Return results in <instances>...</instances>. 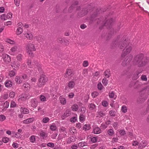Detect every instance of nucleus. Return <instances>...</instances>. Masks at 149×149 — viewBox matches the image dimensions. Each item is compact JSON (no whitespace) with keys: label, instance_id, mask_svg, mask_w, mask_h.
Returning <instances> with one entry per match:
<instances>
[{"label":"nucleus","instance_id":"f257e3e1","mask_svg":"<svg viewBox=\"0 0 149 149\" xmlns=\"http://www.w3.org/2000/svg\"><path fill=\"white\" fill-rule=\"evenodd\" d=\"M118 47L120 49H122L124 47L121 54V59H123L125 58L127 55L130 53L132 50V47L131 43H128L126 41L121 42L118 45Z\"/></svg>","mask_w":149,"mask_h":149},{"label":"nucleus","instance_id":"f03ea898","mask_svg":"<svg viewBox=\"0 0 149 149\" xmlns=\"http://www.w3.org/2000/svg\"><path fill=\"white\" fill-rule=\"evenodd\" d=\"M134 60L136 64L139 67L144 66L149 61L148 58L144 57L143 54H140L136 56Z\"/></svg>","mask_w":149,"mask_h":149},{"label":"nucleus","instance_id":"7ed1b4c3","mask_svg":"<svg viewBox=\"0 0 149 149\" xmlns=\"http://www.w3.org/2000/svg\"><path fill=\"white\" fill-rule=\"evenodd\" d=\"M27 64L29 67L33 68L36 71L38 70L40 72L41 70V65L37 61H34L31 63V61L28 60L27 62Z\"/></svg>","mask_w":149,"mask_h":149},{"label":"nucleus","instance_id":"20e7f679","mask_svg":"<svg viewBox=\"0 0 149 149\" xmlns=\"http://www.w3.org/2000/svg\"><path fill=\"white\" fill-rule=\"evenodd\" d=\"M48 79L46 76L43 75H41L38 83V86L39 87H43L46 84Z\"/></svg>","mask_w":149,"mask_h":149},{"label":"nucleus","instance_id":"39448f33","mask_svg":"<svg viewBox=\"0 0 149 149\" xmlns=\"http://www.w3.org/2000/svg\"><path fill=\"white\" fill-rule=\"evenodd\" d=\"M26 50L27 52L30 55L32 56V52L35 51L36 49L35 47L34 44H28L26 47Z\"/></svg>","mask_w":149,"mask_h":149},{"label":"nucleus","instance_id":"423d86ee","mask_svg":"<svg viewBox=\"0 0 149 149\" xmlns=\"http://www.w3.org/2000/svg\"><path fill=\"white\" fill-rule=\"evenodd\" d=\"M133 56L132 54H130L127 56L126 58H124L123 60V61L122 63V65L125 66L128 64L132 60Z\"/></svg>","mask_w":149,"mask_h":149},{"label":"nucleus","instance_id":"0eeeda50","mask_svg":"<svg viewBox=\"0 0 149 149\" xmlns=\"http://www.w3.org/2000/svg\"><path fill=\"white\" fill-rule=\"evenodd\" d=\"M140 95L146 96L149 95V86H147L142 89L140 93Z\"/></svg>","mask_w":149,"mask_h":149},{"label":"nucleus","instance_id":"6e6552de","mask_svg":"<svg viewBox=\"0 0 149 149\" xmlns=\"http://www.w3.org/2000/svg\"><path fill=\"white\" fill-rule=\"evenodd\" d=\"M18 47L15 46L12 47L9 51V53L11 55H15L17 52Z\"/></svg>","mask_w":149,"mask_h":149},{"label":"nucleus","instance_id":"1a4fd4ad","mask_svg":"<svg viewBox=\"0 0 149 149\" xmlns=\"http://www.w3.org/2000/svg\"><path fill=\"white\" fill-rule=\"evenodd\" d=\"M19 98L18 100L19 101H24L26 100L30 97V96L28 93H26L22 95L19 96Z\"/></svg>","mask_w":149,"mask_h":149},{"label":"nucleus","instance_id":"9d476101","mask_svg":"<svg viewBox=\"0 0 149 149\" xmlns=\"http://www.w3.org/2000/svg\"><path fill=\"white\" fill-rule=\"evenodd\" d=\"M2 58L4 61L6 63H8L11 61V58L10 56L6 54H3Z\"/></svg>","mask_w":149,"mask_h":149},{"label":"nucleus","instance_id":"9b49d317","mask_svg":"<svg viewBox=\"0 0 149 149\" xmlns=\"http://www.w3.org/2000/svg\"><path fill=\"white\" fill-rule=\"evenodd\" d=\"M18 28L17 30V35H19L20 34L23 32V29L21 28L23 26V25L22 23H19L18 24Z\"/></svg>","mask_w":149,"mask_h":149},{"label":"nucleus","instance_id":"f8f14e48","mask_svg":"<svg viewBox=\"0 0 149 149\" xmlns=\"http://www.w3.org/2000/svg\"><path fill=\"white\" fill-rule=\"evenodd\" d=\"M72 75V71L71 70L67 69L65 75V77L70 79L71 78Z\"/></svg>","mask_w":149,"mask_h":149},{"label":"nucleus","instance_id":"ddd939ff","mask_svg":"<svg viewBox=\"0 0 149 149\" xmlns=\"http://www.w3.org/2000/svg\"><path fill=\"white\" fill-rule=\"evenodd\" d=\"M35 120L34 118H31L24 120L23 121V123L25 124H29L33 122Z\"/></svg>","mask_w":149,"mask_h":149},{"label":"nucleus","instance_id":"4468645a","mask_svg":"<svg viewBox=\"0 0 149 149\" xmlns=\"http://www.w3.org/2000/svg\"><path fill=\"white\" fill-rule=\"evenodd\" d=\"M25 36L28 39L31 40L33 38V35L30 32H28L24 34Z\"/></svg>","mask_w":149,"mask_h":149},{"label":"nucleus","instance_id":"2eb2a0df","mask_svg":"<svg viewBox=\"0 0 149 149\" xmlns=\"http://www.w3.org/2000/svg\"><path fill=\"white\" fill-rule=\"evenodd\" d=\"M97 116L96 117L99 118H100L103 117L106 115V113L105 112H104L102 111H98L97 113Z\"/></svg>","mask_w":149,"mask_h":149},{"label":"nucleus","instance_id":"dca6fc26","mask_svg":"<svg viewBox=\"0 0 149 149\" xmlns=\"http://www.w3.org/2000/svg\"><path fill=\"white\" fill-rule=\"evenodd\" d=\"M20 65V63L18 61H14L12 64V67L16 68H18Z\"/></svg>","mask_w":149,"mask_h":149},{"label":"nucleus","instance_id":"f3484780","mask_svg":"<svg viewBox=\"0 0 149 149\" xmlns=\"http://www.w3.org/2000/svg\"><path fill=\"white\" fill-rule=\"evenodd\" d=\"M70 111L69 110H67L65 113L62 116L63 119H64L66 117L69 116L70 115Z\"/></svg>","mask_w":149,"mask_h":149},{"label":"nucleus","instance_id":"a211bd4d","mask_svg":"<svg viewBox=\"0 0 149 149\" xmlns=\"http://www.w3.org/2000/svg\"><path fill=\"white\" fill-rule=\"evenodd\" d=\"M20 110L21 113L24 114H27L29 112L28 109L24 107H21Z\"/></svg>","mask_w":149,"mask_h":149},{"label":"nucleus","instance_id":"6ab92c4d","mask_svg":"<svg viewBox=\"0 0 149 149\" xmlns=\"http://www.w3.org/2000/svg\"><path fill=\"white\" fill-rule=\"evenodd\" d=\"M147 145V144L146 142L145 141H142L140 143L138 148H144Z\"/></svg>","mask_w":149,"mask_h":149},{"label":"nucleus","instance_id":"aec40b11","mask_svg":"<svg viewBox=\"0 0 149 149\" xmlns=\"http://www.w3.org/2000/svg\"><path fill=\"white\" fill-rule=\"evenodd\" d=\"M93 132L94 134H98L100 133L101 132V131L99 127H96L93 129Z\"/></svg>","mask_w":149,"mask_h":149},{"label":"nucleus","instance_id":"412c9836","mask_svg":"<svg viewBox=\"0 0 149 149\" xmlns=\"http://www.w3.org/2000/svg\"><path fill=\"white\" fill-rule=\"evenodd\" d=\"M5 85L7 88L10 87L12 86V83L10 81L6 80L5 83Z\"/></svg>","mask_w":149,"mask_h":149},{"label":"nucleus","instance_id":"4be33fe9","mask_svg":"<svg viewBox=\"0 0 149 149\" xmlns=\"http://www.w3.org/2000/svg\"><path fill=\"white\" fill-rule=\"evenodd\" d=\"M96 106L93 103L90 104L88 105V108L90 110H94L96 109Z\"/></svg>","mask_w":149,"mask_h":149},{"label":"nucleus","instance_id":"5701e85b","mask_svg":"<svg viewBox=\"0 0 149 149\" xmlns=\"http://www.w3.org/2000/svg\"><path fill=\"white\" fill-rule=\"evenodd\" d=\"M37 104L38 102L37 101L34 99L31 100V105L32 107H35L37 106Z\"/></svg>","mask_w":149,"mask_h":149},{"label":"nucleus","instance_id":"b1692460","mask_svg":"<svg viewBox=\"0 0 149 149\" xmlns=\"http://www.w3.org/2000/svg\"><path fill=\"white\" fill-rule=\"evenodd\" d=\"M75 85V83L73 81H70L68 84V86L70 89L73 88Z\"/></svg>","mask_w":149,"mask_h":149},{"label":"nucleus","instance_id":"393cba45","mask_svg":"<svg viewBox=\"0 0 149 149\" xmlns=\"http://www.w3.org/2000/svg\"><path fill=\"white\" fill-rule=\"evenodd\" d=\"M104 75L107 78L109 77L110 76V71L109 70H106L104 72Z\"/></svg>","mask_w":149,"mask_h":149},{"label":"nucleus","instance_id":"a878e982","mask_svg":"<svg viewBox=\"0 0 149 149\" xmlns=\"http://www.w3.org/2000/svg\"><path fill=\"white\" fill-rule=\"evenodd\" d=\"M15 81L16 83L17 84H20L21 83L22 80V78L19 76H16L15 79Z\"/></svg>","mask_w":149,"mask_h":149},{"label":"nucleus","instance_id":"bb28decb","mask_svg":"<svg viewBox=\"0 0 149 149\" xmlns=\"http://www.w3.org/2000/svg\"><path fill=\"white\" fill-rule=\"evenodd\" d=\"M59 100L61 103L65 105L66 103V101L65 98H64L62 96H60L59 97Z\"/></svg>","mask_w":149,"mask_h":149},{"label":"nucleus","instance_id":"cd10ccee","mask_svg":"<svg viewBox=\"0 0 149 149\" xmlns=\"http://www.w3.org/2000/svg\"><path fill=\"white\" fill-rule=\"evenodd\" d=\"M5 41L10 44L14 45L15 43V42L14 41L9 38L6 39L5 40Z\"/></svg>","mask_w":149,"mask_h":149},{"label":"nucleus","instance_id":"c85d7f7f","mask_svg":"<svg viewBox=\"0 0 149 149\" xmlns=\"http://www.w3.org/2000/svg\"><path fill=\"white\" fill-rule=\"evenodd\" d=\"M71 108L72 111H76L78 110L79 107L77 104H74L72 106Z\"/></svg>","mask_w":149,"mask_h":149},{"label":"nucleus","instance_id":"c756f323","mask_svg":"<svg viewBox=\"0 0 149 149\" xmlns=\"http://www.w3.org/2000/svg\"><path fill=\"white\" fill-rule=\"evenodd\" d=\"M127 109L125 105H123L122 106L121 111L123 113H125L127 111Z\"/></svg>","mask_w":149,"mask_h":149},{"label":"nucleus","instance_id":"7c9ffc66","mask_svg":"<svg viewBox=\"0 0 149 149\" xmlns=\"http://www.w3.org/2000/svg\"><path fill=\"white\" fill-rule=\"evenodd\" d=\"M50 120V119L48 117H44L43 118L42 122L44 123H47L49 122Z\"/></svg>","mask_w":149,"mask_h":149},{"label":"nucleus","instance_id":"2f4dec72","mask_svg":"<svg viewBox=\"0 0 149 149\" xmlns=\"http://www.w3.org/2000/svg\"><path fill=\"white\" fill-rule=\"evenodd\" d=\"M109 96L110 98H113L114 99H115L117 97L116 95L113 92L109 93Z\"/></svg>","mask_w":149,"mask_h":149},{"label":"nucleus","instance_id":"473e14b6","mask_svg":"<svg viewBox=\"0 0 149 149\" xmlns=\"http://www.w3.org/2000/svg\"><path fill=\"white\" fill-rule=\"evenodd\" d=\"M91 128V126L89 124L85 125L83 127L84 130H88Z\"/></svg>","mask_w":149,"mask_h":149},{"label":"nucleus","instance_id":"72a5a7b5","mask_svg":"<svg viewBox=\"0 0 149 149\" xmlns=\"http://www.w3.org/2000/svg\"><path fill=\"white\" fill-rule=\"evenodd\" d=\"M76 132V130L74 127H71L70 129V132L72 135L73 134Z\"/></svg>","mask_w":149,"mask_h":149},{"label":"nucleus","instance_id":"f704fd0d","mask_svg":"<svg viewBox=\"0 0 149 149\" xmlns=\"http://www.w3.org/2000/svg\"><path fill=\"white\" fill-rule=\"evenodd\" d=\"M87 145V143L84 142H80L78 143V146L79 147H81L84 146H86Z\"/></svg>","mask_w":149,"mask_h":149},{"label":"nucleus","instance_id":"c9c22d12","mask_svg":"<svg viewBox=\"0 0 149 149\" xmlns=\"http://www.w3.org/2000/svg\"><path fill=\"white\" fill-rule=\"evenodd\" d=\"M22 87L26 88V90H28L30 89V85L28 83H25L23 85Z\"/></svg>","mask_w":149,"mask_h":149},{"label":"nucleus","instance_id":"e433bc0d","mask_svg":"<svg viewBox=\"0 0 149 149\" xmlns=\"http://www.w3.org/2000/svg\"><path fill=\"white\" fill-rule=\"evenodd\" d=\"M12 134H13V136H14L15 137L20 138L21 136V134L19 133H15L14 132H13Z\"/></svg>","mask_w":149,"mask_h":149},{"label":"nucleus","instance_id":"4c0bfd02","mask_svg":"<svg viewBox=\"0 0 149 149\" xmlns=\"http://www.w3.org/2000/svg\"><path fill=\"white\" fill-rule=\"evenodd\" d=\"M50 129L52 131H55L56 129V127L54 124H52L50 125Z\"/></svg>","mask_w":149,"mask_h":149},{"label":"nucleus","instance_id":"58836bf2","mask_svg":"<svg viewBox=\"0 0 149 149\" xmlns=\"http://www.w3.org/2000/svg\"><path fill=\"white\" fill-rule=\"evenodd\" d=\"M6 119V117L3 115L1 114L0 115V121L3 122Z\"/></svg>","mask_w":149,"mask_h":149},{"label":"nucleus","instance_id":"ea45409f","mask_svg":"<svg viewBox=\"0 0 149 149\" xmlns=\"http://www.w3.org/2000/svg\"><path fill=\"white\" fill-rule=\"evenodd\" d=\"M85 117L83 114L81 113L79 116L80 121L81 122H83L85 120Z\"/></svg>","mask_w":149,"mask_h":149},{"label":"nucleus","instance_id":"a19ab883","mask_svg":"<svg viewBox=\"0 0 149 149\" xmlns=\"http://www.w3.org/2000/svg\"><path fill=\"white\" fill-rule=\"evenodd\" d=\"M30 140L31 142L33 143L35 142L36 141L35 136L34 135H32L30 137Z\"/></svg>","mask_w":149,"mask_h":149},{"label":"nucleus","instance_id":"79ce46f5","mask_svg":"<svg viewBox=\"0 0 149 149\" xmlns=\"http://www.w3.org/2000/svg\"><path fill=\"white\" fill-rule=\"evenodd\" d=\"M15 72L13 70H12L9 72L8 74L10 77H11L15 75Z\"/></svg>","mask_w":149,"mask_h":149},{"label":"nucleus","instance_id":"37998d69","mask_svg":"<svg viewBox=\"0 0 149 149\" xmlns=\"http://www.w3.org/2000/svg\"><path fill=\"white\" fill-rule=\"evenodd\" d=\"M98 89L100 90H102L103 88H104L102 84L100 82L97 84Z\"/></svg>","mask_w":149,"mask_h":149},{"label":"nucleus","instance_id":"c03bdc74","mask_svg":"<svg viewBox=\"0 0 149 149\" xmlns=\"http://www.w3.org/2000/svg\"><path fill=\"white\" fill-rule=\"evenodd\" d=\"M116 114V112L114 110H111L109 112L110 115L112 116H114Z\"/></svg>","mask_w":149,"mask_h":149},{"label":"nucleus","instance_id":"a18cd8bd","mask_svg":"<svg viewBox=\"0 0 149 149\" xmlns=\"http://www.w3.org/2000/svg\"><path fill=\"white\" fill-rule=\"evenodd\" d=\"M1 19L2 20H5L7 19V17H6V14H3L1 16Z\"/></svg>","mask_w":149,"mask_h":149},{"label":"nucleus","instance_id":"49530a36","mask_svg":"<svg viewBox=\"0 0 149 149\" xmlns=\"http://www.w3.org/2000/svg\"><path fill=\"white\" fill-rule=\"evenodd\" d=\"M108 80L106 78H104L102 81V82L104 86H106L107 84Z\"/></svg>","mask_w":149,"mask_h":149},{"label":"nucleus","instance_id":"de8ad7c7","mask_svg":"<svg viewBox=\"0 0 149 149\" xmlns=\"http://www.w3.org/2000/svg\"><path fill=\"white\" fill-rule=\"evenodd\" d=\"M114 131L113 129H110L108 130V134L110 136H112L114 134Z\"/></svg>","mask_w":149,"mask_h":149},{"label":"nucleus","instance_id":"09e8293b","mask_svg":"<svg viewBox=\"0 0 149 149\" xmlns=\"http://www.w3.org/2000/svg\"><path fill=\"white\" fill-rule=\"evenodd\" d=\"M98 92L95 91L92 93L91 95L93 97L95 98L98 95Z\"/></svg>","mask_w":149,"mask_h":149},{"label":"nucleus","instance_id":"8fccbe9b","mask_svg":"<svg viewBox=\"0 0 149 149\" xmlns=\"http://www.w3.org/2000/svg\"><path fill=\"white\" fill-rule=\"evenodd\" d=\"M113 127L116 129L117 130L118 128V124L117 122H114L112 124Z\"/></svg>","mask_w":149,"mask_h":149},{"label":"nucleus","instance_id":"3c124183","mask_svg":"<svg viewBox=\"0 0 149 149\" xmlns=\"http://www.w3.org/2000/svg\"><path fill=\"white\" fill-rule=\"evenodd\" d=\"M2 140L4 143H7L9 141V138L7 137H4L3 138Z\"/></svg>","mask_w":149,"mask_h":149},{"label":"nucleus","instance_id":"603ef678","mask_svg":"<svg viewBox=\"0 0 149 149\" xmlns=\"http://www.w3.org/2000/svg\"><path fill=\"white\" fill-rule=\"evenodd\" d=\"M107 126L106 124L105 123H102L101 125V128L103 129H105L107 127Z\"/></svg>","mask_w":149,"mask_h":149},{"label":"nucleus","instance_id":"864d4df0","mask_svg":"<svg viewBox=\"0 0 149 149\" xmlns=\"http://www.w3.org/2000/svg\"><path fill=\"white\" fill-rule=\"evenodd\" d=\"M80 110L81 112V114H83V113H84L86 112V109L84 107H81L80 109Z\"/></svg>","mask_w":149,"mask_h":149},{"label":"nucleus","instance_id":"5fc2aeb1","mask_svg":"<svg viewBox=\"0 0 149 149\" xmlns=\"http://www.w3.org/2000/svg\"><path fill=\"white\" fill-rule=\"evenodd\" d=\"M40 136L42 137H44L45 136H47V133H45V132L42 131L40 133Z\"/></svg>","mask_w":149,"mask_h":149},{"label":"nucleus","instance_id":"6e6d98bb","mask_svg":"<svg viewBox=\"0 0 149 149\" xmlns=\"http://www.w3.org/2000/svg\"><path fill=\"white\" fill-rule=\"evenodd\" d=\"M40 100L42 102L45 101H46V98L43 95H40Z\"/></svg>","mask_w":149,"mask_h":149},{"label":"nucleus","instance_id":"4d7b16f0","mask_svg":"<svg viewBox=\"0 0 149 149\" xmlns=\"http://www.w3.org/2000/svg\"><path fill=\"white\" fill-rule=\"evenodd\" d=\"M15 92L13 91H12L10 93L9 96L10 98H13L15 96Z\"/></svg>","mask_w":149,"mask_h":149},{"label":"nucleus","instance_id":"13d9d810","mask_svg":"<svg viewBox=\"0 0 149 149\" xmlns=\"http://www.w3.org/2000/svg\"><path fill=\"white\" fill-rule=\"evenodd\" d=\"M88 65V62L87 61H85L83 62V65L84 67H87Z\"/></svg>","mask_w":149,"mask_h":149},{"label":"nucleus","instance_id":"bf43d9fd","mask_svg":"<svg viewBox=\"0 0 149 149\" xmlns=\"http://www.w3.org/2000/svg\"><path fill=\"white\" fill-rule=\"evenodd\" d=\"M47 146L49 147L53 148L54 146V144L53 143L49 142L47 144Z\"/></svg>","mask_w":149,"mask_h":149},{"label":"nucleus","instance_id":"052dcab7","mask_svg":"<svg viewBox=\"0 0 149 149\" xmlns=\"http://www.w3.org/2000/svg\"><path fill=\"white\" fill-rule=\"evenodd\" d=\"M102 105L104 107H106L108 105V103L107 101H103L102 102Z\"/></svg>","mask_w":149,"mask_h":149},{"label":"nucleus","instance_id":"680f3d73","mask_svg":"<svg viewBox=\"0 0 149 149\" xmlns=\"http://www.w3.org/2000/svg\"><path fill=\"white\" fill-rule=\"evenodd\" d=\"M15 5L17 6H18L20 4L19 0H14Z\"/></svg>","mask_w":149,"mask_h":149},{"label":"nucleus","instance_id":"e2e57ef3","mask_svg":"<svg viewBox=\"0 0 149 149\" xmlns=\"http://www.w3.org/2000/svg\"><path fill=\"white\" fill-rule=\"evenodd\" d=\"M141 78L143 81H146L147 80V79L146 76L145 75H143L141 76Z\"/></svg>","mask_w":149,"mask_h":149},{"label":"nucleus","instance_id":"0e129e2a","mask_svg":"<svg viewBox=\"0 0 149 149\" xmlns=\"http://www.w3.org/2000/svg\"><path fill=\"white\" fill-rule=\"evenodd\" d=\"M22 55L21 54H19L17 56V59L19 61H20L22 59Z\"/></svg>","mask_w":149,"mask_h":149},{"label":"nucleus","instance_id":"69168bd1","mask_svg":"<svg viewBox=\"0 0 149 149\" xmlns=\"http://www.w3.org/2000/svg\"><path fill=\"white\" fill-rule=\"evenodd\" d=\"M97 139L96 137H94L92 138L91 139V141L93 143H95L97 141Z\"/></svg>","mask_w":149,"mask_h":149},{"label":"nucleus","instance_id":"338daca9","mask_svg":"<svg viewBox=\"0 0 149 149\" xmlns=\"http://www.w3.org/2000/svg\"><path fill=\"white\" fill-rule=\"evenodd\" d=\"M139 143L137 141H133L132 145L133 146H136L138 145Z\"/></svg>","mask_w":149,"mask_h":149},{"label":"nucleus","instance_id":"774afa93","mask_svg":"<svg viewBox=\"0 0 149 149\" xmlns=\"http://www.w3.org/2000/svg\"><path fill=\"white\" fill-rule=\"evenodd\" d=\"M58 86H55L52 89V91L54 93H56V92L57 91L58 89Z\"/></svg>","mask_w":149,"mask_h":149}]
</instances>
